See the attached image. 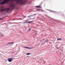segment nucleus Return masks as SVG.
<instances>
[{"mask_svg":"<svg viewBox=\"0 0 65 65\" xmlns=\"http://www.w3.org/2000/svg\"><path fill=\"white\" fill-rule=\"evenodd\" d=\"M16 3L17 4H24L23 0H17Z\"/></svg>","mask_w":65,"mask_h":65,"instance_id":"f257e3e1","label":"nucleus"},{"mask_svg":"<svg viewBox=\"0 0 65 65\" xmlns=\"http://www.w3.org/2000/svg\"><path fill=\"white\" fill-rule=\"evenodd\" d=\"M10 0H6V1H4V2H3L0 3V4H5V3H6L7 2H8Z\"/></svg>","mask_w":65,"mask_h":65,"instance_id":"f03ea898","label":"nucleus"},{"mask_svg":"<svg viewBox=\"0 0 65 65\" xmlns=\"http://www.w3.org/2000/svg\"><path fill=\"white\" fill-rule=\"evenodd\" d=\"M9 10V8H5V9H1V11H6V10Z\"/></svg>","mask_w":65,"mask_h":65,"instance_id":"7ed1b4c3","label":"nucleus"},{"mask_svg":"<svg viewBox=\"0 0 65 65\" xmlns=\"http://www.w3.org/2000/svg\"><path fill=\"white\" fill-rule=\"evenodd\" d=\"M7 60L9 62H12V61H13V59L12 58H10L8 59Z\"/></svg>","mask_w":65,"mask_h":65,"instance_id":"20e7f679","label":"nucleus"},{"mask_svg":"<svg viewBox=\"0 0 65 65\" xmlns=\"http://www.w3.org/2000/svg\"><path fill=\"white\" fill-rule=\"evenodd\" d=\"M24 47L25 48H26L28 49H32V48H31V47H26V46H24Z\"/></svg>","mask_w":65,"mask_h":65,"instance_id":"39448f33","label":"nucleus"},{"mask_svg":"<svg viewBox=\"0 0 65 65\" xmlns=\"http://www.w3.org/2000/svg\"><path fill=\"white\" fill-rule=\"evenodd\" d=\"M14 43V42H12V43H8L7 44V45H8V44H13Z\"/></svg>","mask_w":65,"mask_h":65,"instance_id":"423d86ee","label":"nucleus"},{"mask_svg":"<svg viewBox=\"0 0 65 65\" xmlns=\"http://www.w3.org/2000/svg\"><path fill=\"white\" fill-rule=\"evenodd\" d=\"M15 6V5H12V9H13V8H14V6Z\"/></svg>","mask_w":65,"mask_h":65,"instance_id":"0eeeda50","label":"nucleus"},{"mask_svg":"<svg viewBox=\"0 0 65 65\" xmlns=\"http://www.w3.org/2000/svg\"><path fill=\"white\" fill-rule=\"evenodd\" d=\"M57 39L58 40H62V39L61 38Z\"/></svg>","mask_w":65,"mask_h":65,"instance_id":"6e6552de","label":"nucleus"},{"mask_svg":"<svg viewBox=\"0 0 65 65\" xmlns=\"http://www.w3.org/2000/svg\"><path fill=\"white\" fill-rule=\"evenodd\" d=\"M36 7H37V8H41V7L39 6H36Z\"/></svg>","mask_w":65,"mask_h":65,"instance_id":"1a4fd4ad","label":"nucleus"},{"mask_svg":"<svg viewBox=\"0 0 65 65\" xmlns=\"http://www.w3.org/2000/svg\"><path fill=\"white\" fill-rule=\"evenodd\" d=\"M33 21H29V22H27V23H33Z\"/></svg>","mask_w":65,"mask_h":65,"instance_id":"9d476101","label":"nucleus"},{"mask_svg":"<svg viewBox=\"0 0 65 65\" xmlns=\"http://www.w3.org/2000/svg\"><path fill=\"white\" fill-rule=\"evenodd\" d=\"M30 54H31L30 53H27V54L26 55H30Z\"/></svg>","mask_w":65,"mask_h":65,"instance_id":"9b49d317","label":"nucleus"},{"mask_svg":"<svg viewBox=\"0 0 65 65\" xmlns=\"http://www.w3.org/2000/svg\"><path fill=\"white\" fill-rule=\"evenodd\" d=\"M43 40H44V39H43L42 40H41V41H44Z\"/></svg>","mask_w":65,"mask_h":65,"instance_id":"f8f14e48","label":"nucleus"},{"mask_svg":"<svg viewBox=\"0 0 65 65\" xmlns=\"http://www.w3.org/2000/svg\"><path fill=\"white\" fill-rule=\"evenodd\" d=\"M41 10L42 11V12H45V11H44L42 9H41Z\"/></svg>","mask_w":65,"mask_h":65,"instance_id":"ddd939ff","label":"nucleus"},{"mask_svg":"<svg viewBox=\"0 0 65 65\" xmlns=\"http://www.w3.org/2000/svg\"><path fill=\"white\" fill-rule=\"evenodd\" d=\"M48 40H47L45 41V43L46 42H48Z\"/></svg>","mask_w":65,"mask_h":65,"instance_id":"4468645a","label":"nucleus"},{"mask_svg":"<svg viewBox=\"0 0 65 65\" xmlns=\"http://www.w3.org/2000/svg\"><path fill=\"white\" fill-rule=\"evenodd\" d=\"M37 11H40V9H37Z\"/></svg>","mask_w":65,"mask_h":65,"instance_id":"2eb2a0df","label":"nucleus"},{"mask_svg":"<svg viewBox=\"0 0 65 65\" xmlns=\"http://www.w3.org/2000/svg\"><path fill=\"white\" fill-rule=\"evenodd\" d=\"M11 1L13 2L15 1V0H11Z\"/></svg>","mask_w":65,"mask_h":65,"instance_id":"dca6fc26","label":"nucleus"},{"mask_svg":"<svg viewBox=\"0 0 65 65\" xmlns=\"http://www.w3.org/2000/svg\"><path fill=\"white\" fill-rule=\"evenodd\" d=\"M33 15H36V14H34Z\"/></svg>","mask_w":65,"mask_h":65,"instance_id":"f3484780","label":"nucleus"},{"mask_svg":"<svg viewBox=\"0 0 65 65\" xmlns=\"http://www.w3.org/2000/svg\"><path fill=\"white\" fill-rule=\"evenodd\" d=\"M56 48H57V49H59V48H58L57 47H56Z\"/></svg>","mask_w":65,"mask_h":65,"instance_id":"a211bd4d","label":"nucleus"},{"mask_svg":"<svg viewBox=\"0 0 65 65\" xmlns=\"http://www.w3.org/2000/svg\"><path fill=\"white\" fill-rule=\"evenodd\" d=\"M29 31H30V30H31V28H29Z\"/></svg>","mask_w":65,"mask_h":65,"instance_id":"6ab92c4d","label":"nucleus"},{"mask_svg":"<svg viewBox=\"0 0 65 65\" xmlns=\"http://www.w3.org/2000/svg\"><path fill=\"white\" fill-rule=\"evenodd\" d=\"M2 20V19H0V21H1V20Z\"/></svg>","mask_w":65,"mask_h":65,"instance_id":"aec40b11","label":"nucleus"},{"mask_svg":"<svg viewBox=\"0 0 65 65\" xmlns=\"http://www.w3.org/2000/svg\"><path fill=\"white\" fill-rule=\"evenodd\" d=\"M12 53H13H13H12Z\"/></svg>","mask_w":65,"mask_h":65,"instance_id":"412c9836","label":"nucleus"},{"mask_svg":"<svg viewBox=\"0 0 65 65\" xmlns=\"http://www.w3.org/2000/svg\"><path fill=\"white\" fill-rule=\"evenodd\" d=\"M30 17V16H28V17Z\"/></svg>","mask_w":65,"mask_h":65,"instance_id":"4be33fe9","label":"nucleus"},{"mask_svg":"<svg viewBox=\"0 0 65 65\" xmlns=\"http://www.w3.org/2000/svg\"><path fill=\"white\" fill-rule=\"evenodd\" d=\"M27 57H29V56H27Z\"/></svg>","mask_w":65,"mask_h":65,"instance_id":"5701e85b","label":"nucleus"}]
</instances>
